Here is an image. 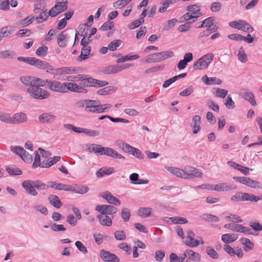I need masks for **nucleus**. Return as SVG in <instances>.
Here are the masks:
<instances>
[{
  "label": "nucleus",
  "mask_w": 262,
  "mask_h": 262,
  "mask_svg": "<svg viewBox=\"0 0 262 262\" xmlns=\"http://www.w3.org/2000/svg\"><path fill=\"white\" fill-rule=\"evenodd\" d=\"M90 152H93L96 154L102 155L103 147L99 144H92L91 146L89 148Z\"/></svg>",
  "instance_id": "nucleus-47"
},
{
  "label": "nucleus",
  "mask_w": 262,
  "mask_h": 262,
  "mask_svg": "<svg viewBox=\"0 0 262 262\" xmlns=\"http://www.w3.org/2000/svg\"><path fill=\"white\" fill-rule=\"evenodd\" d=\"M157 53L159 62L167 59L169 58L172 57L174 56L173 52L170 50L163 51Z\"/></svg>",
  "instance_id": "nucleus-27"
},
{
  "label": "nucleus",
  "mask_w": 262,
  "mask_h": 262,
  "mask_svg": "<svg viewBox=\"0 0 262 262\" xmlns=\"http://www.w3.org/2000/svg\"><path fill=\"white\" fill-rule=\"evenodd\" d=\"M101 197L105 199L107 202L111 204H113L116 206L119 205L120 204V201L116 197L113 196L112 194L108 191L102 193L100 195Z\"/></svg>",
  "instance_id": "nucleus-16"
},
{
  "label": "nucleus",
  "mask_w": 262,
  "mask_h": 262,
  "mask_svg": "<svg viewBox=\"0 0 262 262\" xmlns=\"http://www.w3.org/2000/svg\"><path fill=\"white\" fill-rule=\"evenodd\" d=\"M243 201L257 202L259 200V197L251 193H243Z\"/></svg>",
  "instance_id": "nucleus-39"
},
{
  "label": "nucleus",
  "mask_w": 262,
  "mask_h": 262,
  "mask_svg": "<svg viewBox=\"0 0 262 262\" xmlns=\"http://www.w3.org/2000/svg\"><path fill=\"white\" fill-rule=\"evenodd\" d=\"M101 155H105L112 158H117L119 159H125V157L119 154L114 149L110 147H103V150Z\"/></svg>",
  "instance_id": "nucleus-13"
},
{
  "label": "nucleus",
  "mask_w": 262,
  "mask_h": 262,
  "mask_svg": "<svg viewBox=\"0 0 262 262\" xmlns=\"http://www.w3.org/2000/svg\"><path fill=\"white\" fill-rule=\"evenodd\" d=\"M27 92L32 97L38 100L47 99L50 96V93L47 91L34 85L29 87Z\"/></svg>",
  "instance_id": "nucleus-1"
},
{
  "label": "nucleus",
  "mask_w": 262,
  "mask_h": 262,
  "mask_svg": "<svg viewBox=\"0 0 262 262\" xmlns=\"http://www.w3.org/2000/svg\"><path fill=\"white\" fill-rule=\"evenodd\" d=\"M49 81V80L47 79L45 80L41 78L33 77V85H36L39 88L45 86L46 84H47L48 87Z\"/></svg>",
  "instance_id": "nucleus-35"
},
{
  "label": "nucleus",
  "mask_w": 262,
  "mask_h": 262,
  "mask_svg": "<svg viewBox=\"0 0 262 262\" xmlns=\"http://www.w3.org/2000/svg\"><path fill=\"white\" fill-rule=\"evenodd\" d=\"M100 257L103 261L105 262H119L120 261L119 257L116 254L104 249L101 250Z\"/></svg>",
  "instance_id": "nucleus-8"
},
{
  "label": "nucleus",
  "mask_w": 262,
  "mask_h": 262,
  "mask_svg": "<svg viewBox=\"0 0 262 262\" xmlns=\"http://www.w3.org/2000/svg\"><path fill=\"white\" fill-rule=\"evenodd\" d=\"M95 210L103 214H113L117 211V208L112 205H97L95 208Z\"/></svg>",
  "instance_id": "nucleus-7"
},
{
  "label": "nucleus",
  "mask_w": 262,
  "mask_h": 262,
  "mask_svg": "<svg viewBox=\"0 0 262 262\" xmlns=\"http://www.w3.org/2000/svg\"><path fill=\"white\" fill-rule=\"evenodd\" d=\"M114 172V168L109 167L105 168H100L96 172V176L97 177H102L104 175H109Z\"/></svg>",
  "instance_id": "nucleus-37"
},
{
  "label": "nucleus",
  "mask_w": 262,
  "mask_h": 262,
  "mask_svg": "<svg viewBox=\"0 0 262 262\" xmlns=\"http://www.w3.org/2000/svg\"><path fill=\"white\" fill-rule=\"evenodd\" d=\"M229 25L231 27L247 32L251 33L254 30L249 23L243 20L231 21L229 23Z\"/></svg>",
  "instance_id": "nucleus-3"
},
{
  "label": "nucleus",
  "mask_w": 262,
  "mask_h": 262,
  "mask_svg": "<svg viewBox=\"0 0 262 262\" xmlns=\"http://www.w3.org/2000/svg\"><path fill=\"white\" fill-rule=\"evenodd\" d=\"M238 238V235L236 234L226 233L222 236V240L226 244H230L236 241Z\"/></svg>",
  "instance_id": "nucleus-25"
},
{
  "label": "nucleus",
  "mask_w": 262,
  "mask_h": 262,
  "mask_svg": "<svg viewBox=\"0 0 262 262\" xmlns=\"http://www.w3.org/2000/svg\"><path fill=\"white\" fill-rule=\"evenodd\" d=\"M68 0H57L55 2V7L61 11V13L66 11L68 9Z\"/></svg>",
  "instance_id": "nucleus-30"
},
{
  "label": "nucleus",
  "mask_w": 262,
  "mask_h": 262,
  "mask_svg": "<svg viewBox=\"0 0 262 262\" xmlns=\"http://www.w3.org/2000/svg\"><path fill=\"white\" fill-rule=\"evenodd\" d=\"M121 70V69L117 66H111L105 68L103 72L105 74H111L116 73Z\"/></svg>",
  "instance_id": "nucleus-46"
},
{
  "label": "nucleus",
  "mask_w": 262,
  "mask_h": 262,
  "mask_svg": "<svg viewBox=\"0 0 262 262\" xmlns=\"http://www.w3.org/2000/svg\"><path fill=\"white\" fill-rule=\"evenodd\" d=\"M169 220H171L172 223L175 224H185L188 223V221L186 218L182 217H169Z\"/></svg>",
  "instance_id": "nucleus-61"
},
{
  "label": "nucleus",
  "mask_w": 262,
  "mask_h": 262,
  "mask_svg": "<svg viewBox=\"0 0 262 262\" xmlns=\"http://www.w3.org/2000/svg\"><path fill=\"white\" fill-rule=\"evenodd\" d=\"M241 241L242 243L246 247L245 249V251L249 252L253 249L254 244L249 238H242Z\"/></svg>",
  "instance_id": "nucleus-40"
},
{
  "label": "nucleus",
  "mask_w": 262,
  "mask_h": 262,
  "mask_svg": "<svg viewBox=\"0 0 262 262\" xmlns=\"http://www.w3.org/2000/svg\"><path fill=\"white\" fill-rule=\"evenodd\" d=\"M91 47L90 46L83 47L81 49L80 55L77 57V60L81 61L88 59L89 58V55L91 53Z\"/></svg>",
  "instance_id": "nucleus-23"
},
{
  "label": "nucleus",
  "mask_w": 262,
  "mask_h": 262,
  "mask_svg": "<svg viewBox=\"0 0 262 262\" xmlns=\"http://www.w3.org/2000/svg\"><path fill=\"white\" fill-rule=\"evenodd\" d=\"M225 219L228 221L234 223L243 222V220L241 219V217L236 214H229L225 216Z\"/></svg>",
  "instance_id": "nucleus-51"
},
{
  "label": "nucleus",
  "mask_w": 262,
  "mask_h": 262,
  "mask_svg": "<svg viewBox=\"0 0 262 262\" xmlns=\"http://www.w3.org/2000/svg\"><path fill=\"white\" fill-rule=\"evenodd\" d=\"M33 181L26 180L22 183V186L26 191L32 196L37 195V191L34 189Z\"/></svg>",
  "instance_id": "nucleus-12"
},
{
  "label": "nucleus",
  "mask_w": 262,
  "mask_h": 262,
  "mask_svg": "<svg viewBox=\"0 0 262 262\" xmlns=\"http://www.w3.org/2000/svg\"><path fill=\"white\" fill-rule=\"evenodd\" d=\"M94 78L88 77L87 75H84V78H82V81L80 82V84L85 87H94Z\"/></svg>",
  "instance_id": "nucleus-29"
},
{
  "label": "nucleus",
  "mask_w": 262,
  "mask_h": 262,
  "mask_svg": "<svg viewBox=\"0 0 262 262\" xmlns=\"http://www.w3.org/2000/svg\"><path fill=\"white\" fill-rule=\"evenodd\" d=\"M202 81L207 85L221 84L222 83V81L220 79L216 77H208L207 75L202 77Z\"/></svg>",
  "instance_id": "nucleus-22"
},
{
  "label": "nucleus",
  "mask_w": 262,
  "mask_h": 262,
  "mask_svg": "<svg viewBox=\"0 0 262 262\" xmlns=\"http://www.w3.org/2000/svg\"><path fill=\"white\" fill-rule=\"evenodd\" d=\"M122 43V41L120 39L114 40L111 42L108 46L110 51H115L117 48L119 47Z\"/></svg>",
  "instance_id": "nucleus-53"
},
{
  "label": "nucleus",
  "mask_w": 262,
  "mask_h": 262,
  "mask_svg": "<svg viewBox=\"0 0 262 262\" xmlns=\"http://www.w3.org/2000/svg\"><path fill=\"white\" fill-rule=\"evenodd\" d=\"M233 178L236 182L247 185V186L249 185V182L250 180V178L245 177H234Z\"/></svg>",
  "instance_id": "nucleus-58"
},
{
  "label": "nucleus",
  "mask_w": 262,
  "mask_h": 262,
  "mask_svg": "<svg viewBox=\"0 0 262 262\" xmlns=\"http://www.w3.org/2000/svg\"><path fill=\"white\" fill-rule=\"evenodd\" d=\"M114 91L115 88L114 86H107L98 90L97 91V93L101 95H106L111 94L112 92Z\"/></svg>",
  "instance_id": "nucleus-49"
},
{
  "label": "nucleus",
  "mask_w": 262,
  "mask_h": 262,
  "mask_svg": "<svg viewBox=\"0 0 262 262\" xmlns=\"http://www.w3.org/2000/svg\"><path fill=\"white\" fill-rule=\"evenodd\" d=\"M212 91L215 96L217 98H224L228 94L227 90L219 88H214Z\"/></svg>",
  "instance_id": "nucleus-32"
},
{
  "label": "nucleus",
  "mask_w": 262,
  "mask_h": 262,
  "mask_svg": "<svg viewBox=\"0 0 262 262\" xmlns=\"http://www.w3.org/2000/svg\"><path fill=\"white\" fill-rule=\"evenodd\" d=\"M48 50L47 46H42L39 47L36 51V54L38 56H44L46 55Z\"/></svg>",
  "instance_id": "nucleus-62"
},
{
  "label": "nucleus",
  "mask_w": 262,
  "mask_h": 262,
  "mask_svg": "<svg viewBox=\"0 0 262 262\" xmlns=\"http://www.w3.org/2000/svg\"><path fill=\"white\" fill-rule=\"evenodd\" d=\"M142 61L147 63L159 62L157 53H154L146 56L142 60Z\"/></svg>",
  "instance_id": "nucleus-36"
},
{
  "label": "nucleus",
  "mask_w": 262,
  "mask_h": 262,
  "mask_svg": "<svg viewBox=\"0 0 262 262\" xmlns=\"http://www.w3.org/2000/svg\"><path fill=\"white\" fill-rule=\"evenodd\" d=\"M31 65L34 66L36 67L41 69H47V72H49L50 71L53 70V69L52 66L50 65L49 63L47 62L41 60L34 57H32Z\"/></svg>",
  "instance_id": "nucleus-11"
},
{
  "label": "nucleus",
  "mask_w": 262,
  "mask_h": 262,
  "mask_svg": "<svg viewBox=\"0 0 262 262\" xmlns=\"http://www.w3.org/2000/svg\"><path fill=\"white\" fill-rule=\"evenodd\" d=\"M51 229L54 232L64 231L66 229L63 225L54 223L50 226Z\"/></svg>",
  "instance_id": "nucleus-57"
},
{
  "label": "nucleus",
  "mask_w": 262,
  "mask_h": 262,
  "mask_svg": "<svg viewBox=\"0 0 262 262\" xmlns=\"http://www.w3.org/2000/svg\"><path fill=\"white\" fill-rule=\"evenodd\" d=\"M215 20L214 17H209L204 20L205 27L211 32H216L219 29V27L215 24Z\"/></svg>",
  "instance_id": "nucleus-15"
},
{
  "label": "nucleus",
  "mask_w": 262,
  "mask_h": 262,
  "mask_svg": "<svg viewBox=\"0 0 262 262\" xmlns=\"http://www.w3.org/2000/svg\"><path fill=\"white\" fill-rule=\"evenodd\" d=\"M184 252L188 260L193 261H199L201 260V255L199 253L191 250H186Z\"/></svg>",
  "instance_id": "nucleus-21"
},
{
  "label": "nucleus",
  "mask_w": 262,
  "mask_h": 262,
  "mask_svg": "<svg viewBox=\"0 0 262 262\" xmlns=\"http://www.w3.org/2000/svg\"><path fill=\"white\" fill-rule=\"evenodd\" d=\"M27 120V116L26 114L20 112L14 114L11 116L10 124H19L24 123Z\"/></svg>",
  "instance_id": "nucleus-14"
},
{
  "label": "nucleus",
  "mask_w": 262,
  "mask_h": 262,
  "mask_svg": "<svg viewBox=\"0 0 262 262\" xmlns=\"http://www.w3.org/2000/svg\"><path fill=\"white\" fill-rule=\"evenodd\" d=\"M186 258L185 252L181 256L178 257L175 253H171L169 255L170 262H184Z\"/></svg>",
  "instance_id": "nucleus-38"
},
{
  "label": "nucleus",
  "mask_w": 262,
  "mask_h": 262,
  "mask_svg": "<svg viewBox=\"0 0 262 262\" xmlns=\"http://www.w3.org/2000/svg\"><path fill=\"white\" fill-rule=\"evenodd\" d=\"M100 101L88 99L84 110L86 112L99 113Z\"/></svg>",
  "instance_id": "nucleus-10"
},
{
  "label": "nucleus",
  "mask_w": 262,
  "mask_h": 262,
  "mask_svg": "<svg viewBox=\"0 0 262 262\" xmlns=\"http://www.w3.org/2000/svg\"><path fill=\"white\" fill-rule=\"evenodd\" d=\"M213 56L214 55L212 53H208L205 55L194 62L193 68L194 70H200L206 69L213 60Z\"/></svg>",
  "instance_id": "nucleus-2"
},
{
  "label": "nucleus",
  "mask_w": 262,
  "mask_h": 262,
  "mask_svg": "<svg viewBox=\"0 0 262 262\" xmlns=\"http://www.w3.org/2000/svg\"><path fill=\"white\" fill-rule=\"evenodd\" d=\"M222 4L220 2H213L210 6V10L213 12H219L222 8Z\"/></svg>",
  "instance_id": "nucleus-64"
},
{
  "label": "nucleus",
  "mask_w": 262,
  "mask_h": 262,
  "mask_svg": "<svg viewBox=\"0 0 262 262\" xmlns=\"http://www.w3.org/2000/svg\"><path fill=\"white\" fill-rule=\"evenodd\" d=\"M60 159V156H55L53 158H51L49 159L47 161L45 162L43 161L42 162L41 167L44 168V167H49L59 161Z\"/></svg>",
  "instance_id": "nucleus-28"
},
{
  "label": "nucleus",
  "mask_w": 262,
  "mask_h": 262,
  "mask_svg": "<svg viewBox=\"0 0 262 262\" xmlns=\"http://www.w3.org/2000/svg\"><path fill=\"white\" fill-rule=\"evenodd\" d=\"M34 189L40 190H46L48 188L49 186L46 184L41 182L40 181H33Z\"/></svg>",
  "instance_id": "nucleus-52"
},
{
  "label": "nucleus",
  "mask_w": 262,
  "mask_h": 262,
  "mask_svg": "<svg viewBox=\"0 0 262 262\" xmlns=\"http://www.w3.org/2000/svg\"><path fill=\"white\" fill-rule=\"evenodd\" d=\"M166 169L176 176L185 179V169H181L174 167H167Z\"/></svg>",
  "instance_id": "nucleus-24"
},
{
  "label": "nucleus",
  "mask_w": 262,
  "mask_h": 262,
  "mask_svg": "<svg viewBox=\"0 0 262 262\" xmlns=\"http://www.w3.org/2000/svg\"><path fill=\"white\" fill-rule=\"evenodd\" d=\"M151 211L152 209L151 208L141 207L138 209L137 214L140 216L146 217L150 215Z\"/></svg>",
  "instance_id": "nucleus-34"
},
{
  "label": "nucleus",
  "mask_w": 262,
  "mask_h": 262,
  "mask_svg": "<svg viewBox=\"0 0 262 262\" xmlns=\"http://www.w3.org/2000/svg\"><path fill=\"white\" fill-rule=\"evenodd\" d=\"M242 97L249 101L252 105H256L254 96L253 93L249 90H246L242 94Z\"/></svg>",
  "instance_id": "nucleus-26"
},
{
  "label": "nucleus",
  "mask_w": 262,
  "mask_h": 262,
  "mask_svg": "<svg viewBox=\"0 0 262 262\" xmlns=\"http://www.w3.org/2000/svg\"><path fill=\"white\" fill-rule=\"evenodd\" d=\"M35 20V18L34 17L28 16L24 19H21L19 21H17V24L20 27H25L29 26L31 24L33 21Z\"/></svg>",
  "instance_id": "nucleus-31"
},
{
  "label": "nucleus",
  "mask_w": 262,
  "mask_h": 262,
  "mask_svg": "<svg viewBox=\"0 0 262 262\" xmlns=\"http://www.w3.org/2000/svg\"><path fill=\"white\" fill-rule=\"evenodd\" d=\"M97 218L100 224L102 226L110 227L112 224V219L107 215L103 214H99L97 215Z\"/></svg>",
  "instance_id": "nucleus-19"
},
{
  "label": "nucleus",
  "mask_w": 262,
  "mask_h": 262,
  "mask_svg": "<svg viewBox=\"0 0 262 262\" xmlns=\"http://www.w3.org/2000/svg\"><path fill=\"white\" fill-rule=\"evenodd\" d=\"M164 68V65H158L149 68L144 71V74H148L157 71H162Z\"/></svg>",
  "instance_id": "nucleus-50"
},
{
  "label": "nucleus",
  "mask_w": 262,
  "mask_h": 262,
  "mask_svg": "<svg viewBox=\"0 0 262 262\" xmlns=\"http://www.w3.org/2000/svg\"><path fill=\"white\" fill-rule=\"evenodd\" d=\"M177 21V20L176 18H173L168 20L167 23L165 24V26L163 28V30L165 31L169 30L174 26Z\"/></svg>",
  "instance_id": "nucleus-63"
},
{
  "label": "nucleus",
  "mask_w": 262,
  "mask_h": 262,
  "mask_svg": "<svg viewBox=\"0 0 262 262\" xmlns=\"http://www.w3.org/2000/svg\"><path fill=\"white\" fill-rule=\"evenodd\" d=\"M69 38L67 31H62L57 36V41L59 47L63 48L67 45V39Z\"/></svg>",
  "instance_id": "nucleus-17"
},
{
  "label": "nucleus",
  "mask_w": 262,
  "mask_h": 262,
  "mask_svg": "<svg viewBox=\"0 0 262 262\" xmlns=\"http://www.w3.org/2000/svg\"><path fill=\"white\" fill-rule=\"evenodd\" d=\"M39 122L43 124H51L56 120V117L52 113H43L38 117Z\"/></svg>",
  "instance_id": "nucleus-9"
},
{
  "label": "nucleus",
  "mask_w": 262,
  "mask_h": 262,
  "mask_svg": "<svg viewBox=\"0 0 262 262\" xmlns=\"http://www.w3.org/2000/svg\"><path fill=\"white\" fill-rule=\"evenodd\" d=\"M20 82L26 86L29 87L33 85V77L23 76L20 77Z\"/></svg>",
  "instance_id": "nucleus-48"
},
{
  "label": "nucleus",
  "mask_w": 262,
  "mask_h": 262,
  "mask_svg": "<svg viewBox=\"0 0 262 262\" xmlns=\"http://www.w3.org/2000/svg\"><path fill=\"white\" fill-rule=\"evenodd\" d=\"M238 60L242 62H245L247 61L248 58L246 53L244 52L243 47H241L237 54Z\"/></svg>",
  "instance_id": "nucleus-54"
},
{
  "label": "nucleus",
  "mask_w": 262,
  "mask_h": 262,
  "mask_svg": "<svg viewBox=\"0 0 262 262\" xmlns=\"http://www.w3.org/2000/svg\"><path fill=\"white\" fill-rule=\"evenodd\" d=\"M206 252L212 259H216L219 257V253L211 246L206 247Z\"/></svg>",
  "instance_id": "nucleus-42"
},
{
  "label": "nucleus",
  "mask_w": 262,
  "mask_h": 262,
  "mask_svg": "<svg viewBox=\"0 0 262 262\" xmlns=\"http://www.w3.org/2000/svg\"><path fill=\"white\" fill-rule=\"evenodd\" d=\"M48 88L52 91L61 93H65L66 90L65 82L61 83L57 80L49 81Z\"/></svg>",
  "instance_id": "nucleus-4"
},
{
  "label": "nucleus",
  "mask_w": 262,
  "mask_h": 262,
  "mask_svg": "<svg viewBox=\"0 0 262 262\" xmlns=\"http://www.w3.org/2000/svg\"><path fill=\"white\" fill-rule=\"evenodd\" d=\"M201 118L200 116L195 115L193 117L190 125L192 127V132L194 134H197L201 128Z\"/></svg>",
  "instance_id": "nucleus-18"
},
{
  "label": "nucleus",
  "mask_w": 262,
  "mask_h": 262,
  "mask_svg": "<svg viewBox=\"0 0 262 262\" xmlns=\"http://www.w3.org/2000/svg\"><path fill=\"white\" fill-rule=\"evenodd\" d=\"M6 170L10 175H21L22 171L16 166H6Z\"/></svg>",
  "instance_id": "nucleus-41"
},
{
  "label": "nucleus",
  "mask_w": 262,
  "mask_h": 262,
  "mask_svg": "<svg viewBox=\"0 0 262 262\" xmlns=\"http://www.w3.org/2000/svg\"><path fill=\"white\" fill-rule=\"evenodd\" d=\"M50 203L56 208H60L63 205L59 198L54 194H51L48 196Z\"/></svg>",
  "instance_id": "nucleus-20"
},
{
  "label": "nucleus",
  "mask_w": 262,
  "mask_h": 262,
  "mask_svg": "<svg viewBox=\"0 0 262 262\" xmlns=\"http://www.w3.org/2000/svg\"><path fill=\"white\" fill-rule=\"evenodd\" d=\"M184 243L189 247H196L200 244L198 240H191L190 238L186 237Z\"/></svg>",
  "instance_id": "nucleus-59"
},
{
  "label": "nucleus",
  "mask_w": 262,
  "mask_h": 262,
  "mask_svg": "<svg viewBox=\"0 0 262 262\" xmlns=\"http://www.w3.org/2000/svg\"><path fill=\"white\" fill-rule=\"evenodd\" d=\"M224 227L225 228L230 229L232 231L252 234V233L250 232L251 230L250 228L244 227L242 225L229 223L225 224Z\"/></svg>",
  "instance_id": "nucleus-5"
},
{
  "label": "nucleus",
  "mask_w": 262,
  "mask_h": 262,
  "mask_svg": "<svg viewBox=\"0 0 262 262\" xmlns=\"http://www.w3.org/2000/svg\"><path fill=\"white\" fill-rule=\"evenodd\" d=\"M121 216L124 222H126L128 221L130 217V212L129 210L126 208H123L121 210Z\"/></svg>",
  "instance_id": "nucleus-55"
},
{
  "label": "nucleus",
  "mask_w": 262,
  "mask_h": 262,
  "mask_svg": "<svg viewBox=\"0 0 262 262\" xmlns=\"http://www.w3.org/2000/svg\"><path fill=\"white\" fill-rule=\"evenodd\" d=\"M89 190V188L85 185L75 184V192L78 194H85Z\"/></svg>",
  "instance_id": "nucleus-44"
},
{
  "label": "nucleus",
  "mask_w": 262,
  "mask_h": 262,
  "mask_svg": "<svg viewBox=\"0 0 262 262\" xmlns=\"http://www.w3.org/2000/svg\"><path fill=\"white\" fill-rule=\"evenodd\" d=\"M10 150L16 155H18L20 157H21L23 152H25V149L23 147L19 146H11L10 147Z\"/></svg>",
  "instance_id": "nucleus-56"
},
{
  "label": "nucleus",
  "mask_w": 262,
  "mask_h": 262,
  "mask_svg": "<svg viewBox=\"0 0 262 262\" xmlns=\"http://www.w3.org/2000/svg\"><path fill=\"white\" fill-rule=\"evenodd\" d=\"M50 16L47 10H44L41 12L39 16L36 17L35 19L38 23H41L47 20L48 18Z\"/></svg>",
  "instance_id": "nucleus-45"
},
{
  "label": "nucleus",
  "mask_w": 262,
  "mask_h": 262,
  "mask_svg": "<svg viewBox=\"0 0 262 262\" xmlns=\"http://www.w3.org/2000/svg\"><path fill=\"white\" fill-rule=\"evenodd\" d=\"M202 219L209 222H219L220 219L216 215L210 214H204L202 215Z\"/></svg>",
  "instance_id": "nucleus-43"
},
{
  "label": "nucleus",
  "mask_w": 262,
  "mask_h": 262,
  "mask_svg": "<svg viewBox=\"0 0 262 262\" xmlns=\"http://www.w3.org/2000/svg\"><path fill=\"white\" fill-rule=\"evenodd\" d=\"M33 208L36 212H39L40 213L44 214L45 215H47L48 213L47 208L42 205H35L33 207Z\"/></svg>",
  "instance_id": "nucleus-60"
},
{
  "label": "nucleus",
  "mask_w": 262,
  "mask_h": 262,
  "mask_svg": "<svg viewBox=\"0 0 262 262\" xmlns=\"http://www.w3.org/2000/svg\"><path fill=\"white\" fill-rule=\"evenodd\" d=\"M200 6L197 4L189 5L186 7V10L189 12H192L194 15H196L199 17L202 15V13L200 12Z\"/></svg>",
  "instance_id": "nucleus-33"
},
{
  "label": "nucleus",
  "mask_w": 262,
  "mask_h": 262,
  "mask_svg": "<svg viewBox=\"0 0 262 262\" xmlns=\"http://www.w3.org/2000/svg\"><path fill=\"white\" fill-rule=\"evenodd\" d=\"M203 173L201 170L191 166L185 167V179H191L201 177Z\"/></svg>",
  "instance_id": "nucleus-6"
}]
</instances>
